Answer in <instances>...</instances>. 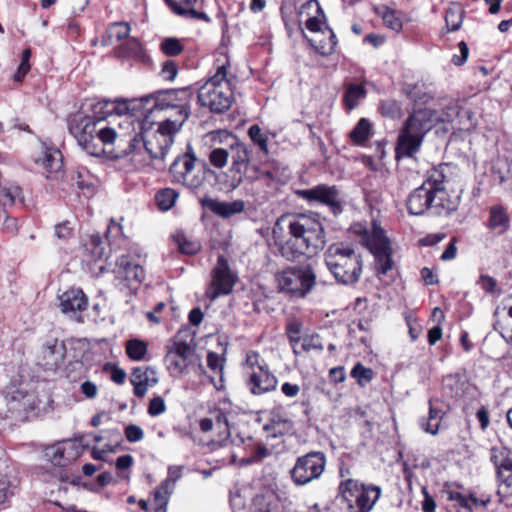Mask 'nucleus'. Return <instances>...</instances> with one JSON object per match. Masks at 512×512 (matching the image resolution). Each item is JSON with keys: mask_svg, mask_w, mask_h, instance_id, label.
<instances>
[{"mask_svg": "<svg viewBox=\"0 0 512 512\" xmlns=\"http://www.w3.org/2000/svg\"><path fill=\"white\" fill-rule=\"evenodd\" d=\"M127 355L133 360H142L147 353V345L141 340H130L126 345Z\"/></svg>", "mask_w": 512, "mask_h": 512, "instance_id": "46", "label": "nucleus"}, {"mask_svg": "<svg viewBox=\"0 0 512 512\" xmlns=\"http://www.w3.org/2000/svg\"><path fill=\"white\" fill-rule=\"evenodd\" d=\"M133 392L137 397H143L148 387L158 383L156 371L151 367H135L130 376Z\"/></svg>", "mask_w": 512, "mask_h": 512, "instance_id": "24", "label": "nucleus"}, {"mask_svg": "<svg viewBox=\"0 0 512 512\" xmlns=\"http://www.w3.org/2000/svg\"><path fill=\"white\" fill-rule=\"evenodd\" d=\"M233 91L227 79V64L217 68L216 73L209 78L199 89L198 103L214 113H223L233 103Z\"/></svg>", "mask_w": 512, "mask_h": 512, "instance_id": "8", "label": "nucleus"}, {"mask_svg": "<svg viewBox=\"0 0 512 512\" xmlns=\"http://www.w3.org/2000/svg\"><path fill=\"white\" fill-rule=\"evenodd\" d=\"M313 348H315V349L316 348L322 349V346L319 343L318 336H304V337H302L301 349L303 351H309L310 349H313Z\"/></svg>", "mask_w": 512, "mask_h": 512, "instance_id": "61", "label": "nucleus"}, {"mask_svg": "<svg viewBox=\"0 0 512 512\" xmlns=\"http://www.w3.org/2000/svg\"><path fill=\"white\" fill-rule=\"evenodd\" d=\"M366 96V90L362 85L349 83L344 93V103L348 110H353Z\"/></svg>", "mask_w": 512, "mask_h": 512, "instance_id": "35", "label": "nucleus"}, {"mask_svg": "<svg viewBox=\"0 0 512 512\" xmlns=\"http://www.w3.org/2000/svg\"><path fill=\"white\" fill-rule=\"evenodd\" d=\"M463 108L457 100H447L442 112L432 109L415 111L406 120L397 140L396 158L411 157L419 151L424 136L438 123H451L460 115Z\"/></svg>", "mask_w": 512, "mask_h": 512, "instance_id": "5", "label": "nucleus"}, {"mask_svg": "<svg viewBox=\"0 0 512 512\" xmlns=\"http://www.w3.org/2000/svg\"><path fill=\"white\" fill-rule=\"evenodd\" d=\"M458 46H459L461 56L453 55L452 62L455 65L460 66L466 62L468 54H469V49H468L467 44L464 41H461L458 44Z\"/></svg>", "mask_w": 512, "mask_h": 512, "instance_id": "59", "label": "nucleus"}, {"mask_svg": "<svg viewBox=\"0 0 512 512\" xmlns=\"http://www.w3.org/2000/svg\"><path fill=\"white\" fill-rule=\"evenodd\" d=\"M248 136L258 148V155L268 157L272 148L271 140L276 137V134L264 131L259 125L253 124L248 129Z\"/></svg>", "mask_w": 512, "mask_h": 512, "instance_id": "26", "label": "nucleus"}, {"mask_svg": "<svg viewBox=\"0 0 512 512\" xmlns=\"http://www.w3.org/2000/svg\"><path fill=\"white\" fill-rule=\"evenodd\" d=\"M43 153V157L37 160L36 163H40L47 172V177H50V175L57 173L61 170V152L54 147H45Z\"/></svg>", "mask_w": 512, "mask_h": 512, "instance_id": "28", "label": "nucleus"}, {"mask_svg": "<svg viewBox=\"0 0 512 512\" xmlns=\"http://www.w3.org/2000/svg\"><path fill=\"white\" fill-rule=\"evenodd\" d=\"M176 242L180 251L188 255L196 254L201 248V245L198 241L190 240L183 234L176 236Z\"/></svg>", "mask_w": 512, "mask_h": 512, "instance_id": "48", "label": "nucleus"}, {"mask_svg": "<svg viewBox=\"0 0 512 512\" xmlns=\"http://www.w3.org/2000/svg\"><path fill=\"white\" fill-rule=\"evenodd\" d=\"M72 232L71 227H69V222H63L55 226V236L58 239L65 240L70 237Z\"/></svg>", "mask_w": 512, "mask_h": 512, "instance_id": "64", "label": "nucleus"}, {"mask_svg": "<svg viewBox=\"0 0 512 512\" xmlns=\"http://www.w3.org/2000/svg\"><path fill=\"white\" fill-rule=\"evenodd\" d=\"M300 27L305 26L310 32H321L326 24L324 11L317 0H308L298 12Z\"/></svg>", "mask_w": 512, "mask_h": 512, "instance_id": "21", "label": "nucleus"}, {"mask_svg": "<svg viewBox=\"0 0 512 512\" xmlns=\"http://www.w3.org/2000/svg\"><path fill=\"white\" fill-rule=\"evenodd\" d=\"M65 350L66 348L64 343L54 339L46 344L44 349V359L47 360V364L58 367L64 361Z\"/></svg>", "mask_w": 512, "mask_h": 512, "instance_id": "32", "label": "nucleus"}, {"mask_svg": "<svg viewBox=\"0 0 512 512\" xmlns=\"http://www.w3.org/2000/svg\"><path fill=\"white\" fill-rule=\"evenodd\" d=\"M208 159L213 167L217 169L224 168L229 160L228 148H212L209 153Z\"/></svg>", "mask_w": 512, "mask_h": 512, "instance_id": "44", "label": "nucleus"}, {"mask_svg": "<svg viewBox=\"0 0 512 512\" xmlns=\"http://www.w3.org/2000/svg\"><path fill=\"white\" fill-rule=\"evenodd\" d=\"M14 487L6 476L0 474V504L4 503L14 493Z\"/></svg>", "mask_w": 512, "mask_h": 512, "instance_id": "54", "label": "nucleus"}, {"mask_svg": "<svg viewBox=\"0 0 512 512\" xmlns=\"http://www.w3.org/2000/svg\"><path fill=\"white\" fill-rule=\"evenodd\" d=\"M373 370L366 368L360 363L356 364L351 371V376L355 378L359 385L365 386L373 379Z\"/></svg>", "mask_w": 512, "mask_h": 512, "instance_id": "49", "label": "nucleus"}, {"mask_svg": "<svg viewBox=\"0 0 512 512\" xmlns=\"http://www.w3.org/2000/svg\"><path fill=\"white\" fill-rule=\"evenodd\" d=\"M326 465L325 455L321 452H311L298 458L295 466L290 470V475L297 485H305L319 478Z\"/></svg>", "mask_w": 512, "mask_h": 512, "instance_id": "14", "label": "nucleus"}, {"mask_svg": "<svg viewBox=\"0 0 512 512\" xmlns=\"http://www.w3.org/2000/svg\"><path fill=\"white\" fill-rule=\"evenodd\" d=\"M170 95L173 98L174 109L177 114V117L173 120L171 119V122H179L182 127L190 115L194 92L190 87H184L170 90Z\"/></svg>", "mask_w": 512, "mask_h": 512, "instance_id": "22", "label": "nucleus"}, {"mask_svg": "<svg viewBox=\"0 0 512 512\" xmlns=\"http://www.w3.org/2000/svg\"><path fill=\"white\" fill-rule=\"evenodd\" d=\"M376 11L382 17V20L388 29L398 31L402 28V21L396 15L395 11L389 9L386 6L377 8Z\"/></svg>", "mask_w": 512, "mask_h": 512, "instance_id": "43", "label": "nucleus"}, {"mask_svg": "<svg viewBox=\"0 0 512 512\" xmlns=\"http://www.w3.org/2000/svg\"><path fill=\"white\" fill-rule=\"evenodd\" d=\"M421 428L432 435H436L439 431L440 422H436L435 420H432V418L428 417V419H423L420 422Z\"/></svg>", "mask_w": 512, "mask_h": 512, "instance_id": "60", "label": "nucleus"}, {"mask_svg": "<svg viewBox=\"0 0 512 512\" xmlns=\"http://www.w3.org/2000/svg\"><path fill=\"white\" fill-rule=\"evenodd\" d=\"M381 112L384 116L396 118L400 116L401 105L395 100H385L381 103Z\"/></svg>", "mask_w": 512, "mask_h": 512, "instance_id": "50", "label": "nucleus"}, {"mask_svg": "<svg viewBox=\"0 0 512 512\" xmlns=\"http://www.w3.org/2000/svg\"><path fill=\"white\" fill-rule=\"evenodd\" d=\"M160 49L165 55L174 57L183 51V45L178 38L167 37L162 40Z\"/></svg>", "mask_w": 512, "mask_h": 512, "instance_id": "47", "label": "nucleus"}, {"mask_svg": "<svg viewBox=\"0 0 512 512\" xmlns=\"http://www.w3.org/2000/svg\"><path fill=\"white\" fill-rule=\"evenodd\" d=\"M136 104L122 99L100 100L92 105L90 114H74L68 123L69 131L91 156L103 155L105 147L110 145H116V153L135 130V118L130 111L135 110Z\"/></svg>", "mask_w": 512, "mask_h": 512, "instance_id": "1", "label": "nucleus"}, {"mask_svg": "<svg viewBox=\"0 0 512 512\" xmlns=\"http://www.w3.org/2000/svg\"><path fill=\"white\" fill-rule=\"evenodd\" d=\"M212 281L207 290V297L214 301L220 295H228L232 292L237 276L229 267L228 260L224 255H219L217 263L212 270Z\"/></svg>", "mask_w": 512, "mask_h": 512, "instance_id": "15", "label": "nucleus"}, {"mask_svg": "<svg viewBox=\"0 0 512 512\" xmlns=\"http://www.w3.org/2000/svg\"><path fill=\"white\" fill-rule=\"evenodd\" d=\"M168 489H162L160 484L153 492V501L151 506L153 507L152 512H167V505L169 502L170 495L173 492H168Z\"/></svg>", "mask_w": 512, "mask_h": 512, "instance_id": "39", "label": "nucleus"}, {"mask_svg": "<svg viewBox=\"0 0 512 512\" xmlns=\"http://www.w3.org/2000/svg\"><path fill=\"white\" fill-rule=\"evenodd\" d=\"M181 129L179 122H171L167 118L153 128V123L147 126V119L141 121L135 117V130L125 140L123 149L116 152L117 158L130 154H138L144 149L153 161H163L174 142L175 134Z\"/></svg>", "mask_w": 512, "mask_h": 512, "instance_id": "4", "label": "nucleus"}, {"mask_svg": "<svg viewBox=\"0 0 512 512\" xmlns=\"http://www.w3.org/2000/svg\"><path fill=\"white\" fill-rule=\"evenodd\" d=\"M103 241L99 235H92L90 238L91 254L94 259H102L105 257V249L102 246Z\"/></svg>", "mask_w": 512, "mask_h": 512, "instance_id": "53", "label": "nucleus"}, {"mask_svg": "<svg viewBox=\"0 0 512 512\" xmlns=\"http://www.w3.org/2000/svg\"><path fill=\"white\" fill-rule=\"evenodd\" d=\"M45 455L56 466H65L75 460L78 451L70 442H60L46 449Z\"/></svg>", "mask_w": 512, "mask_h": 512, "instance_id": "25", "label": "nucleus"}, {"mask_svg": "<svg viewBox=\"0 0 512 512\" xmlns=\"http://www.w3.org/2000/svg\"><path fill=\"white\" fill-rule=\"evenodd\" d=\"M295 194L308 201H318L329 206L335 215L342 212V201L334 186L318 185L313 189L295 190Z\"/></svg>", "mask_w": 512, "mask_h": 512, "instance_id": "19", "label": "nucleus"}, {"mask_svg": "<svg viewBox=\"0 0 512 512\" xmlns=\"http://www.w3.org/2000/svg\"><path fill=\"white\" fill-rule=\"evenodd\" d=\"M31 409H33L32 396L20 379H12L0 391L1 419L24 418Z\"/></svg>", "mask_w": 512, "mask_h": 512, "instance_id": "10", "label": "nucleus"}, {"mask_svg": "<svg viewBox=\"0 0 512 512\" xmlns=\"http://www.w3.org/2000/svg\"><path fill=\"white\" fill-rule=\"evenodd\" d=\"M464 10L460 4H452L446 11L445 21L448 31H456L461 27Z\"/></svg>", "mask_w": 512, "mask_h": 512, "instance_id": "37", "label": "nucleus"}, {"mask_svg": "<svg viewBox=\"0 0 512 512\" xmlns=\"http://www.w3.org/2000/svg\"><path fill=\"white\" fill-rule=\"evenodd\" d=\"M224 358H222L216 352H208L207 354V365L208 367L215 373L219 374V380L216 382L213 378L211 379V383L217 390L224 389Z\"/></svg>", "mask_w": 512, "mask_h": 512, "instance_id": "36", "label": "nucleus"}, {"mask_svg": "<svg viewBox=\"0 0 512 512\" xmlns=\"http://www.w3.org/2000/svg\"><path fill=\"white\" fill-rule=\"evenodd\" d=\"M126 102H137L134 111H130V115L135 117L144 116L147 119V113L154 111H162L166 109H174L173 98L170 95V90L157 91L152 94L142 96L138 99L125 100Z\"/></svg>", "mask_w": 512, "mask_h": 512, "instance_id": "17", "label": "nucleus"}, {"mask_svg": "<svg viewBox=\"0 0 512 512\" xmlns=\"http://www.w3.org/2000/svg\"><path fill=\"white\" fill-rule=\"evenodd\" d=\"M510 225V218L506 210L500 206L490 208L488 226L491 230H497L498 233H504Z\"/></svg>", "mask_w": 512, "mask_h": 512, "instance_id": "31", "label": "nucleus"}, {"mask_svg": "<svg viewBox=\"0 0 512 512\" xmlns=\"http://www.w3.org/2000/svg\"><path fill=\"white\" fill-rule=\"evenodd\" d=\"M164 2L175 14L187 17L188 13H195L194 5L197 0H164Z\"/></svg>", "mask_w": 512, "mask_h": 512, "instance_id": "40", "label": "nucleus"}, {"mask_svg": "<svg viewBox=\"0 0 512 512\" xmlns=\"http://www.w3.org/2000/svg\"><path fill=\"white\" fill-rule=\"evenodd\" d=\"M197 160L193 148L188 145L186 152L177 156L169 167L173 182L190 190L200 188L204 183V176L196 169Z\"/></svg>", "mask_w": 512, "mask_h": 512, "instance_id": "11", "label": "nucleus"}, {"mask_svg": "<svg viewBox=\"0 0 512 512\" xmlns=\"http://www.w3.org/2000/svg\"><path fill=\"white\" fill-rule=\"evenodd\" d=\"M184 466L182 465H171L168 467V476L161 483L162 489H168V492H173L175 484L183 475Z\"/></svg>", "mask_w": 512, "mask_h": 512, "instance_id": "45", "label": "nucleus"}, {"mask_svg": "<svg viewBox=\"0 0 512 512\" xmlns=\"http://www.w3.org/2000/svg\"><path fill=\"white\" fill-rule=\"evenodd\" d=\"M81 392L89 399L95 398L98 393V388L92 381H84L80 386Z\"/></svg>", "mask_w": 512, "mask_h": 512, "instance_id": "63", "label": "nucleus"}, {"mask_svg": "<svg viewBox=\"0 0 512 512\" xmlns=\"http://www.w3.org/2000/svg\"><path fill=\"white\" fill-rule=\"evenodd\" d=\"M177 72L178 68L176 63L172 60H167L163 63L160 74L163 77V79L171 81L174 80V78L177 75Z\"/></svg>", "mask_w": 512, "mask_h": 512, "instance_id": "56", "label": "nucleus"}, {"mask_svg": "<svg viewBox=\"0 0 512 512\" xmlns=\"http://www.w3.org/2000/svg\"><path fill=\"white\" fill-rule=\"evenodd\" d=\"M166 410V405L162 397H154L150 400L149 406H148V414L150 416H158L162 413H164Z\"/></svg>", "mask_w": 512, "mask_h": 512, "instance_id": "55", "label": "nucleus"}, {"mask_svg": "<svg viewBox=\"0 0 512 512\" xmlns=\"http://www.w3.org/2000/svg\"><path fill=\"white\" fill-rule=\"evenodd\" d=\"M287 214L281 215L272 230V238L269 242V245L274 250V252H278L283 257L286 256V245L288 244V241L286 239L285 230L282 226V222L286 219Z\"/></svg>", "mask_w": 512, "mask_h": 512, "instance_id": "30", "label": "nucleus"}, {"mask_svg": "<svg viewBox=\"0 0 512 512\" xmlns=\"http://www.w3.org/2000/svg\"><path fill=\"white\" fill-rule=\"evenodd\" d=\"M178 198V193L172 188L161 189L155 196L156 203L160 210L171 209Z\"/></svg>", "mask_w": 512, "mask_h": 512, "instance_id": "38", "label": "nucleus"}, {"mask_svg": "<svg viewBox=\"0 0 512 512\" xmlns=\"http://www.w3.org/2000/svg\"><path fill=\"white\" fill-rule=\"evenodd\" d=\"M61 311L76 322H83L81 313L88 307V298L79 288H70L58 296Z\"/></svg>", "mask_w": 512, "mask_h": 512, "instance_id": "18", "label": "nucleus"}, {"mask_svg": "<svg viewBox=\"0 0 512 512\" xmlns=\"http://www.w3.org/2000/svg\"><path fill=\"white\" fill-rule=\"evenodd\" d=\"M452 125L453 129L458 131H471L476 125L474 113L471 110L463 109Z\"/></svg>", "mask_w": 512, "mask_h": 512, "instance_id": "41", "label": "nucleus"}, {"mask_svg": "<svg viewBox=\"0 0 512 512\" xmlns=\"http://www.w3.org/2000/svg\"><path fill=\"white\" fill-rule=\"evenodd\" d=\"M353 232L361 236V243L365 245L375 256L377 271L381 274H387L392 269L391 247L389 240L384 234V230L373 223L371 228L362 224H355Z\"/></svg>", "mask_w": 512, "mask_h": 512, "instance_id": "9", "label": "nucleus"}, {"mask_svg": "<svg viewBox=\"0 0 512 512\" xmlns=\"http://www.w3.org/2000/svg\"><path fill=\"white\" fill-rule=\"evenodd\" d=\"M307 37V41L314 50L321 55H329L334 51L337 44L335 34H311Z\"/></svg>", "mask_w": 512, "mask_h": 512, "instance_id": "29", "label": "nucleus"}, {"mask_svg": "<svg viewBox=\"0 0 512 512\" xmlns=\"http://www.w3.org/2000/svg\"><path fill=\"white\" fill-rule=\"evenodd\" d=\"M498 477L502 482L499 493L512 495V458L503 459L498 467Z\"/></svg>", "mask_w": 512, "mask_h": 512, "instance_id": "34", "label": "nucleus"}, {"mask_svg": "<svg viewBox=\"0 0 512 512\" xmlns=\"http://www.w3.org/2000/svg\"><path fill=\"white\" fill-rule=\"evenodd\" d=\"M424 500L422 502L423 512H434L436 509V502L434 498L428 493L427 488L422 489Z\"/></svg>", "mask_w": 512, "mask_h": 512, "instance_id": "62", "label": "nucleus"}, {"mask_svg": "<svg viewBox=\"0 0 512 512\" xmlns=\"http://www.w3.org/2000/svg\"><path fill=\"white\" fill-rule=\"evenodd\" d=\"M202 207L209 209L212 213L222 218H230L233 215L242 213L245 209L243 200L222 202L217 199L205 197L200 199Z\"/></svg>", "mask_w": 512, "mask_h": 512, "instance_id": "23", "label": "nucleus"}, {"mask_svg": "<svg viewBox=\"0 0 512 512\" xmlns=\"http://www.w3.org/2000/svg\"><path fill=\"white\" fill-rule=\"evenodd\" d=\"M447 164L429 170L426 180L408 196L407 209L412 215L429 212L433 215L450 214L457 210L462 190L452 189L445 175Z\"/></svg>", "mask_w": 512, "mask_h": 512, "instance_id": "3", "label": "nucleus"}, {"mask_svg": "<svg viewBox=\"0 0 512 512\" xmlns=\"http://www.w3.org/2000/svg\"><path fill=\"white\" fill-rule=\"evenodd\" d=\"M125 437L131 443H136L144 438L143 429L135 424H129L125 428Z\"/></svg>", "mask_w": 512, "mask_h": 512, "instance_id": "52", "label": "nucleus"}, {"mask_svg": "<svg viewBox=\"0 0 512 512\" xmlns=\"http://www.w3.org/2000/svg\"><path fill=\"white\" fill-rule=\"evenodd\" d=\"M30 57H31V50L30 49H24L23 52H22L21 63L19 65V67H18V70H17L16 74L14 75V79L16 81H21L25 77V75L29 72V70H30V64H29Z\"/></svg>", "mask_w": 512, "mask_h": 512, "instance_id": "51", "label": "nucleus"}, {"mask_svg": "<svg viewBox=\"0 0 512 512\" xmlns=\"http://www.w3.org/2000/svg\"><path fill=\"white\" fill-rule=\"evenodd\" d=\"M277 383V378L267 366H257L252 371H247L246 384L253 395L259 396L273 391L276 389Z\"/></svg>", "mask_w": 512, "mask_h": 512, "instance_id": "20", "label": "nucleus"}, {"mask_svg": "<svg viewBox=\"0 0 512 512\" xmlns=\"http://www.w3.org/2000/svg\"><path fill=\"white\" fill-rule=\"evenodd\" d=\"M167 349L164 362L172 377H180L193 363L194 358L198 360L199 371L205 373V368L197 357L195 348L187 342H175L172 346H168Z\"/></svg>", "mask_w": 512, "mask_h": 512, "instance_id": "13", "label": "nucleus"}, {"mask_svg": "<svg viewBox=\"0 0 512 512\" xmlns=\"http://www.w3.org/2000/svg\"><path fill=\"white\" fill-rule=\"evenodd\" d=\"M478 284L487 293L493 294L496 291L499 292L498 287H497V281L491 276L481 275L479 277Z\"/></svg>", "mask_w": 512, "mask_h": 512, "instance_id": "57", "label": "nucleus"}, {"mask_svg": "<svg viewBox=\"0 0 512 512\" xmlns=\"http://www.w3.org/2000/svg\"><path fill=\"white\" fill-rule=\"evenodd\" d=\"M211 139L215 143H220L223 146L221 148H228V135H234L233 133L227 130H217L211 132Z\"/></svg>", "mask_w": 512, "mask_h": 512, "instance_id": "58", "label": "nucleus"}, {"mask_svg": "<svg viewBox=\"0 0 512 512\" xmlns=\"http://www.w3.org/2000/svg\"><path fill=\"white\" fill-rule=\"evenodd\" d=\"M370 135V123L367 119L362 118L350 132L351 140L356 144H363L368 140Z\"/></svg>", "mask_w": 512, "mask_h": 512, "instance_id": "42", "label": "nucleus"}, {"mask_svg": "<svg viewBox=\"0 0 512 512\" xmlns=\"http://www.w3.org/2000/svg\"><path fill=\"white\" fill-rule=\"evenodd\" d=\"M228 155L231 160V171L238 174V177L233 176L229 184V190L233 191L242 183V175L246 173L249 166H252L255 171H258V168L254 164L248 146L235 135H228Z\"/></svg>", "mask_w": 512, "mask_h": 512, "instance_id": "12", "label": "nucleus"}, {"mask_svg": "<svg viewBox=\"0 0 512 512\" xmlns=\"http://www.w3.org/2000/svg\"><path fill=\"white\" fill-rule=\"evenodd\" d=\"M325 263L335 280L343 285H353L361 277L363 260L351 246L336 243L325 252Z\"/></svg>", "mask_w": 512, "mask_h": 512, "instance_id": "6", "label": "nucleus"}, {"mask_svg": "<svg viewBox=\"0 0 512 512\" xmlns=\"http://www.w3.org/2000/svg\"><path fill=\"white\" fill-rule=\"evenodd\" d=\"M321 223L312 216L299 215L290 222V299H304L316 287L317 276L310 262L325 246Z\"/></svg>", "mask_w": 512, "mask_h": 512, "instance_id": "2", "label": "nucleus"}, {"mask_svg": "<svg viewBox=\"0 0 512 512\" xmlns=\"http://www.w3.org/2000/svg\"><path fill=\"white\" fill-rule=\"evenodd\" d=\"M119 45L116 49L118 57H131L141 59L144 57L142 44L135 37H130V34H116Z\"/></svg>", "mask_w": 512, "mask_h": 512, "instance_id": "27", "label": "nucleus"}, {"mask_svg": "<svg viewBox=\"0 0 512 512\" xmlns=\"http://www.w3.org/2000/svg\"><path fill=\"white\" fill-rule=\"evenodd\" d=\"M145 278L142 265L130 255H122L116 262L115 286L120 290L137 289Z\"/></svg>", "mask_w": 512, "mask_h": 512, "instance_id": "16", "label": "nucleus"}, {"mask_svg": "<svg viewBox=\"0 0 512 512\" xmlns=\"http://www.w3.org/2000/svg\"><path fill=\"white\" fill-rule=\"evenodd\" d=\"M381 493L380 486L347 478L339 483L336 501L343 512H370Z\"/></svg>", "mask_w": 512, "mask_h": 512, "instance_id": "7", "label": "nucleus"}, {"mask_svg": "<svg viewBox=\"0 0 512 512\" xmlns=\"http://www.w3.org/2000/svg\"><path fill=\"white\" fill-rule=\"evenodd\" d=\"M17 200H23L22 190L15 183L0 185V205L4 208L12 207Z\"/></svg>", "mask_w": 512, "mask_h": 512, "instance_id": "33", "label": "nucleus"}]
</instances>
